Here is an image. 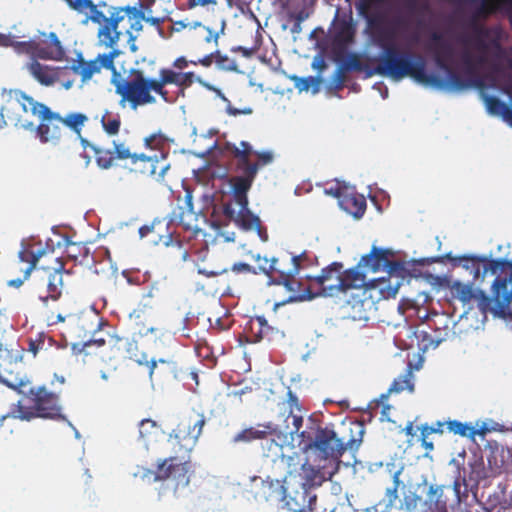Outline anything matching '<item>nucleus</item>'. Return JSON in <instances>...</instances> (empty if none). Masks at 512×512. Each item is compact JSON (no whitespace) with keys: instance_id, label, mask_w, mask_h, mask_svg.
Wrapping results in <instances>:
<instances>
[{"instance_id":"1","label":"nucleus","mask_w":512,"mask_h":512,"mask_svg":"<svg viewBox=\"0 0 512 512\" xmlns=\"http://www.w3.org/2000/svg\"><path fill=\"white\" fill-rule=\"evenodd\" d=\"M502 6L512 7V0H483L475 17L469 23L473 37L462 40L464 44H471L479 52L476 57L468 50L461 54L466 72L474 74L478 69L487 67L489 71L486 78L490 82L488 87L493 89L498 87L501 79L509 77L512 73V48L502 46L499 28L484 26L477 22V18L486 16Z\"/></svg>"},{"instance_id":"2","label":"nucleus","mask_w":512,"mask_h":512,"mask_svg":"<svg viewBox=\"0 0 512 512\" xmlns=\"http://www.w3.org/2000/svg\"><path fill=\"white\" fill-rule=\"evenodd\" d=\"M394 34L389 30H382L375 37L376 44L382 48L383 53L379 58H367L368 62L377 61L376 67L372 68L368 63L362 61L358 53H350L346 61L341 65L344 70L365 72L366 78L374 75L389 77L394 80H401L410 77L415 82L424 85H441V80L434 74L426 72L425 58L420 54L400 51L390 42Z\"/></svg>"},{"instance_id":"3","label":"nucleus","mask_w":512,"mask_h":512,"mask_svg":"<svg viewBox=\"0 0 512 512\" xmlns=\"http://www.w3.org/2000/svg\"><path fill=\"white\" fill-rule=\"evenodd\" d=\"M121 54L120 50L111 49L108 53L98 54L96 58L88 61L80 55L71 69L81 77L82 83H87L103 69L111 71V84L115 88V93L120 96L119 105L122 108L128 105L132 110H136L138 107L154 104L156 98L149 93V77L144 71L132 68L128 77L124 78L116 70L114 60Z\"/></svg>"},{"instance_id":"4","label":"nucleus","mask_w":512,"mask_h":512,"mask_svg":"<svg viewBox=\"0 0 512 512\" xmlns=\"http://www.w3.org/2000/svg\"><path fill=\"white\" fill-rule=\"evenodd\" d=\"M13 93L22 109L24 111L30 110L40 120V123L35 127V133L41 143L59 145L68 137L67 129L81 138L82 129L88 121L87 115L81 112H70L61 116L59 113L52 111L47 105L36 101L20 90H15Z\"/></svg>"},{"instance_id":"5","label":"nucleus","mask_w":512,"mask_h":512,"mask_svg":"<svg viewBox=\"0 0 512 512\" xmlns=\"http://www.w3.org/2000/svg\"><path fill=\"white\" fill-rule=\"evenodd\" d=\"M349 437H337L336 432L326 426L311 421L299 434V446L304 452H313L321 459L338 460L346 450L356 451L363 441L364 426L351 422L348 427Z\"/></svg>"},{"instance_id":"6","label":"nucleus","mask_w":512,"mask_h":512,"mask_svg":"<svg viewBox=\"0 0 512 512\" xmlns=\"http://www.w3.org/2000/svg\"><path fill=\"white\" fill-rule=\"evenodd\" d=\"M18 393L22 398L12 412V417L25 421L35 418L64 419L59 394L49 391L46 386H35L28 381L26 384H19Z\"/></svg>"},{"instance_id":"7","label":"nucleus","mask_w":512,"mask_h":512,"mask_svg":"<svg viewBox=\"0 0 512 512\" xmlns=\"http://www.w3.org/2000/svg\"><path fill=\"white\" fill-rule=\"evenodd\" d=\"M452 289L455 296L464 304L475 300L478 309L484 315L492 313L494 316L505 317L512 302V277L509 279L497 276L492 284V297L481 289H473L470 285L460 282H456Z\"/></svg>"},{"instance_id":"8","label":"nucleus","mask_w":512,"mask_h":512,"mask_svg":"<svg viewBox=\"0 0 512 512\" xmlns=\"http://www.w3.org/2000/svg\"><path fill=\"white\" fill-rule=\"evenodd\" d=\"M191 451L182 450L167 458L158 459L154 470H147L145 476H152L154 481L169 480L174 493L186 488L194 475V465L190 457Z\"/></svg>"},{"instance_id":"9","label":"nucleus","mask_w":512,"mask_h":512,"mask_svg":"<svg viewBox=\"0 0 512 512\" xmlns=\"http://www.w3.org/2000/svg\"><path fill=\"white\" fill-rule=\"evenodd\" d=\"M0 46H14L18 51L31 53L43 60L60 61L65 55V50L55 32H50L46 40L23 42L15 41L12 35L0 33Z\"/></svg>"},{"instance_id":"10","label":"nucleus","mask_w":512,"mask_h":512,"mask_svg":"<svg viewBox=\"0 0 512 512\" xmlns=\"http://www.w3.org/2000/svg\"><path fill=\"white\" fill-rule=\"evenodd\" d=\"M280 432L274 436H269L261 442V454L271 463L280 461L287 467L289 475L297 471L299 464V453L294 447L286 442V432L283 425H278Z\"/></svg>"},{"instance_id":"11","label":"nucleus","mask_w":512,"mask_h":512,"mask_svg":"<svg viewBox=\"0 0 512 512\" xmlns=\"http://www.w3.org/2000/svg\"><path fill=\"white\" fill-rule=\"evenodd\" d=\"M263 260L264 264H259V272L267 275L271 284L283 285L289 292L299 291L300 282L296 278L298 272L291 255Z\"/></svg>"},{"instance_id":"12","label":"nucleus","mask_w":512,"mask_h":512,"mask_svg":"<svg viewBox=\"0 0 512 512\" xmlns=\"http://www.w3.org/2000/svg\"><path fill=\"white\" fill-rule=\"evenodd\" d=\"M55 267H41L36 269L38 279V298L45 307L50 302H57L62 297L64 287L63 274L68 273L64 269L63 262L56 258Z\"/></svg>"},{"instance_id":"13","label":"nucleus","mask_w":512,"mask_h":512,"mask_svg":"<svg viewBox=\"0 0 512 512\" xmlns=\"http://www.w3.org/2000/svg\"><path fill=\"white\" fill-rule=\"evenodd\" d=\"M343 264L341 262H332L324 267L317 276H306L308 280V293L310 298L317 296H335L341 293V270Z\"/></svg>"},{"instance_id":"14","label":"nucleus","mask_w":512,"mask_h":512,"mask_svg":"<svg viewBox=\"0 0 512 512\" xmlns=\"http://www.w3.org/2000/svg\"><path fill=\"white\" fill-rule=\"evenodd\" d=\"M206 423L204 414H199L196 421H183L171 432L168 442L172 445L173 453H179L182 450L192 451L198 438L200 437L203 427Z\"/></svg>"},{"instance_id":"15","label":"nucleus","mask_w":512,"mask_h":512,"mask_svg":"<svg viewBox=\"0 0 512 512\" xmlns=\"http://www.w3.org/2000/svg\"><path fill=\"white\" fill-rule=\"evenodd\" d=\"M168 151H156L152 155L137 154L131 152V171L147 176H153L157 180H163L170 169L167 161Z\"/></svg>"},{"instance_id":"16","label":"nucleus","mask_w":512,"mask_h":512,"mask_svg":"<svg viewBox=\"0 0 512 512\" xmlns=\"http://www.w3.org/2000/svg\"><path fill=\"white\" fill-rule=\"evenodd\" d=\"M434 45L430 47V49L434 53V60L436 65L447 72L449 80L451 84L458 88L463 89L469 86V83L463 80L452 68L450 65L452 56H453V48L450 43L443 39L440 33H433L431 36Z\"/></svg>"},{"instance_id":"17","label":"nucleus","mask_w":512,"mask_h":512,"mask_svg":"<svg viewBox=\"0 0 512 512\" xmlns=\"http://www.w3.org/2000/svg\"><path fill=\"white\" fill-rule=\"evenodd\" d=\"M265 483H268L270 487L276 486V494L284 501L287 512H308L316 509L317 495L311 491L301 488V490L287 495L284 485L279 480H276L275 483L272 480Z\"/></svg>"},{"instance_id":"18","label":"nucleus","mask_w":512,"mask_h":512,"mask_svg":"<svg viewBox=\"0 0 512 512\" xmlns=\"http://www.w3.org/2000/svg\"><path fill=\"white\" fill-rule=\"evenodd\" d=\"M81 145L84 149L89 148L94 153L97 166L103 170L110 169L115 160H127L131 157L130 148L124 142L114 141V150H110L90 143L87 139L81 137Z\"/></svg>"},{"instance_id":"19","label":"nucleus","mask_w":512,"mask_h":512,"mask_svg":"<svg viewBox=\"0 0 512 512\" xmlns=\"http://www.w3.org/2000/svg\"><path fill=\"white\" fill-rule=\"evenodd\" d=\"M44 254L43 250H39L34 252L30 246H24L18 252V260L15 261L12 266V272L20 271L22 273L21 277L11 279L8 281V286L19 288L22 286L24 281L29 277L31 272L36 269L37 262L40 257Z\"/></svg>"},{"instance_id":"20","label":"nucleus","mask_w":512,"mask_h":512,"mask_svg":"<svg viewBox=\"0 0 512 512\" xmlns=\"http://www.w3.org/2000/svg\"><path fill=\"white\" fill-rule=\"evenodd\" d=\"M223 214L229 221H233L242 229L256 230L259 236L262 237L261 220L251 212L248 205L239 206V210L236 211L232 204L227 202L223 205Z\"/></svg>"},{"instance_id":"21","label":"nucleus","mask_w":512,"mask_h":512,"mask_svg":"<svg viewBox=\"0 0 512 512\" xmlns=\"http://www.w3.org/2000/svg\"><path fill=\"white\" fill-rule=\"evenodd\" d=\"M473 84L480 90V98L485 104L487 112L492 116L500 117L504 122L512 127V108L499 98L486 94L483 89L487 86L482 78H476Z\"/></svg>"},{"instance_id":"22","label":"nucleus","mask_w":512,"mask_h":512,"mask_svg":"<svg viewBox=\"0 0 512 512\" xmlns=\"http://www.w3.org/2000/svg\"><path fill=\"white\" fill-rule=\"evenodd\" d=\"M400 286L399 279L392 281L390 276L381 277L367 282L365 293L369 294L370 301L374 303L395 297Z\"/></svg>"},{"instance_id":"23","label":"nucleus","mask_w":512,"mask_h":512,"mask_svg":"<svg viewBox=\"0 0 512 512\" xmlns=\"http://www.w3.org/2000/svg\"><path fill=\"white\" fill-rule=\"evenodd\" d=\"M70 67H55L40 63L33 59L27 66L29 73L43 86H52L70 69Z\"/></svg>"},{"instance_id":"24","label":"nucleus","mask_w":512,"mask_h":512,"mask_svg":"<svg viewBox=\"0 0 512 512\" xmlns=\"http://www.w3.org/2000/svg\"><path fill=\"white\" fill-rule=\"evenodd\" d=\"M295 409L300 411V404L297 396L289 390L287 400L283 403V412L280 417L283 418V429L287 434L298 433L303 424V416L295 413Z\"/></svg>"},{"instance_id":"25","label":"nucleus","mask_w":512,"mask_h":512,"mask_svg":"<svg viewBox=\"0 0 512 512\" xmlns=\"http://www.w3.org/2000/svg\"><path fill=\"white\" fill-rule=\"evenodd\" d=\"M280 432L278 425L272 422L258 423L256 426L245 428L234 435L233 443H251L256 440L263 441L269 436Z\"/></svg>"},{"instance_id":"26","label":"nucleus","mask_w":512,"mask_h":512,"mask_svg":"<svg viewBox=\"0 0 512 512\" xmlns=\"http://www.w3.org/2000/svg\"><path fill=\"white\" fill-rule=\"evenodd\" d=\"M486 459L489 466L490 474L494 477L502 474L506 464L511 457V451L505 449L496 441H490L486 445Z\"/></svg>"},{"instance_id":"27","label":"nucleus","mask_w":512,"mask_h":512,"mask_svg":"<svg viewBox=\"0 0 512 512\" xmlns=\"http://www.w3.org/2000/svg\"><path fill=\"white\" fill-rule=\"evenodd\" d=\"M395 253L391 249H383L373 246L370 253L362 256L358 266L370 269L373 272L385 269L390 258H394Z\"/></svg>"},{"instance_id":"28","label":"nucleus","mask_w":512,"mask_h":512,"mask_svg":"<svg viewBox=\"0 0 512 512\" xmlns=\"http://www.w3.org/2000/svg\"><path fill=\"white\" fill-rule=\"evenodd\" d=\"M339 206L354 218L359 219L364 215L367 203L365 197L357 193L354 187L350 186L339 202Z\"/></svg>"},{"instance_id":"29","label":"nucleus","mask_w":512,"mask_h":512,"mask_svg":"<svg viewBox=\"0 0 512 512\" xmlns=\"http://www.w3.org/2000/svg\"><path fill=\"white\" fill-rule=\"evenodd\" d=\"M373 303L366 299H354L347 302L344 318L353 322H366L370 319Z\"/></svg>"},{"instance_id":"30","label":"nucleus","mask_w":512,"mask_h":512,"mask_svg":"<svg viewBox=\"0 0 512 512\" xmlns=\"http://www.w3.org/2000/svg\"><path fill=\"white\" fill-rule=\"evenodd\" d=\"M298 467H300L299 476L302 480L301 488H305V490L311 491V488L321 486V484L324 482V476L320 470L313 467L308 463V461L302 463L300 455L297 468Z\"/></svg>"},{"instance_id":"31","label":"nucleus","mask_w":512,"mask_h":512,"mask_svg":"<svg viewBox=\"0 0 512 512\" xmlns=\"http://www.w3.org/2000/svg\"><path fill=\"white\" fill-rule=\"evenodd\" d=\"M170 79L166 72V68H161L158 73V78H149V93L159 95L160 98L166 103H173L177 97L170 94L166 89L167 85H170Z\"/></svg>"},{"instance_id":"32","label":"nucleus","mask_w":512,"mask_h":512,"mask_svg":"<svg viewBox=\"0 0 512 512\" xmlns=\"http://www.w3.org/2000/svg\"><path fill=\"white\" fill-rule=\"evenodd\" d=\"M341 293H345L351 289L366 288L365 274L358 270V267L341 270Z\"/></svg>"},{"instance_id":"33","label":"nucleus","mask_w":512,"mask_h":512,"mask_svg":"<svg viewBox=\"0 0 512 512\" xmlns=\"http://www.w3.org/2000/svg\"><path fill=\"white\" fill-rule=\"evenodd\" d=\"M229 183L231 185L234 202L238 206L248 205L249 201L247 194L251 189L253 182L238 176H232Z\"/></svg>"},{"instance_id":"34","label":"nucleus","mask_w":512,"mask_h":512,"mask_svg":"<svg viewBox=\"0 0 512 512\" xmlns=\"http://www.w3.org/2000/svg\"><path fill=\"white\" fill-rule=\"evenodd\" d=\"M166 72L171 84L178 87V95L184 96L185 90L194 83V72H177L170 68H166Z\"/></svg>"},{"instance_id":"35","label":"nucleus","mask_w":512,"mask_h":512,"mask_svg":"<svg viewBox=\"0 0 512 512\" xmlns=\"http://www.w3.org/2000/svg\"><path fill=\"white\" fill-rule=\"evenodd\" d=\"M443 485H430L427 492V503L437 511H446L447 499L444 496Z\"/></svg>"},{"instance_id":"36","label":"nucleus","mask_w":512,"mask_h":512,"mask_svg":"<svg viewBox=\"0 0 512 512\" xmlns=\"http://www.w3.org/2000/svg\"><path fill=\"white\" fill-rule=\"evenodd\" d=\"M404 390L413 391V372L411 368V364L406 368L405 372L398 376L392 382L391 386L388 389V394L390 393H400Z\"/></svg>"},{"instance_id":"37","label":"nucleus","mask_w":512,"mask_h":512,"mask_svg":"<svg viewBox=\"0 0 512 512\" xmlns=\"http://www.w3.org/2000/svg\"><path fill=\"white\" fill-rule=\"evenodd\" d=\"M239 156L241 159H236V170L240 175L237 176L254 182L259 171V165L251 162L250 159H245L243 153H239Z\"/></svg>"},{"instance_id":"38","label":"nucleus","mask_w":512,"mask_h":512,"mask_svg":"<svg viewBox=\"0 0 512 512\" xmlns=\"http://www.w3.org/2000/svg\"><path fill=\"white\" fill-rule=\"evenodd\" d=\"M101 125L106 134L115 136L120 131L121 117L118 113L106 111L101 118Z\"/></svg>"},{"instance_id":"39","label":"nucleus","mask_w":512,"mask_h":512,"mask_svg":"<svg viewBox=\"0 0 512 512\" xmlns=\"http://www.w3.org/2000/svg\"><path fill=\"white\" fill-rule=\"evenodd\" d=\"M160 426L152 419H143L139 424V436L146 443L153 440L160 433Z\"/></svg>"},{"instance_id":"40","label":"nucleus","mask_w":512,"mask_h":512,"mask_svg":"<svg viewBox=\"0 0 512 512\" xmlns=\"http://www.w3.org/2000/svg\"><path fill=\"white\" fill-rule=\"evenodd\" d=\"M469 466H470L469 479L471 481L479 483L481 480H484L489 477H494L492 474H490L489 466L488 465H487V467L484 466V462H483L482 458L470 463Z\"/></svg>"},{"instance_id":"41","label":"nucleus","mask_w":512,"mask_h":512,"mask_svg":"<svg viewBox=\"0 0 512 512\" xmlns=\"http://www.w3.org/2000/svg\"><path fill=\"white\" fill-rule=\"evenodd\" d=\"M354 37V29L350 23L342 22L335 29L333 39L334 42L338 45H347L349 44Z\"/></svg>"},{"instance_id":"42","label":"nucleus","mask_w":512,"mask_h":512,"mask_svg":"<svg viewBox=\"0 0 512 512\" xmlns=\"http://www.w3.org/2000/svg\"><path fill=\"white\" fill-rule=\"evenodd\" d=\"M415 337L417 339V344L419 349L423 352L429 349H435L442 342V339L435 338L431 333L424 330H417L415 332Z\"/></svg>"},{"instance_id":"43","label":"nucleus","mask_w":512,"mask_h":512,"mask_svg":"<svg viewBox=\"0 0 512 512\" xmlns=\"http://www.w3.org/2000/svg\"><path fill=\"white\" fill-rule=\"evenodd\" d=\"M54 343V340L46 336L44 334H38L35 339L30 338L28 341V351H30L34 356H36L40 351L47 350L48 347H51Z\"/></svg>"},{"instance_id":"44","label":"nucleus","mask_w":512,"mask_h":512,"mask_svg":"<svg viewBox=\"0 0 512 512\" xmlns=\"http://www.w3.org/2000/svg\"><path fill=\"white\" fill-rule=\"evenodd\" d=\"M447 429L449 432H452L455 435H460L462 437H468L469 439H475V432H472V425L467 423H462L457 420H450L446 422Z\"/></svg>"},{"instance_id":"45","label":"nucleus","mask_w":512,"mask_h":512,"mask_svg":"<svg viewBox=\"0 0 512 512\" xmlns=\"http://www.w3.org/2000/svg\"><path fill=\"white\" fill-rule=\"evenodd\" d=\"M142 336L149 337V339L157 344L158 342L163 344L167 338H170V333L164 327H150L145 331L140 330Z\"/></svg>"},{"instance_id":"46","label":"nucleus","mask_w":512,"mask_h":512,"mask_svg":"<svg viewBox=\"0 0 512 512\" xmlns=\"http://www.w3.org/2000/svg\"><path fill=\"white\" fill-rule=\"evenodd\" d=\"M291 256L298 273L301 269L314 266L317 263V257L307 251Z\"/></svg>"},{"instance_id":"47","label":"nucleus","mask_w":512,"mask_h":512,"mask_svg":"<svg viewBox=\"0 0 512 512\" xmlns=\"http://www.w3.org/2000/svg\"><path fill=\"white\" fill-rule=\"evenodd\" d=\"M400 474L401 470H398L394 472L392 480H393V486L391 488H387L385 492V498L387 501L386 506L392 507L396 500L398 499V488L400 486Z\"/></svg>"},{"instance_id":"48","label":"nucleus","mask_w":512,"mask_h":512,"mask_svg":"<svg viewBox=\"0 0 512 512\" xmlns=\"http://www.w3.org/2000/svg\"><path fill=\"white\" fill-rule=\"evenodd\" d=\"M462 259L472 260V261L479 260V261L484 262L485 263L484 272H490L491 274H496L506 264V261L502 260V259L487 260L486 258L477 259L474 257H463Z\"/></svg>"},{"instance_id":"49","label":"nucleus","mask_w":512,"mask_h":512,"mask_svg":"<svg viewBox=\"0 0 512 512\" xmlns=\"http://www.w3.org/2000/svg\"><path fill=\"white\" fill-rule=\"evenodd\" d=\"M349 187L350 186L346 185L344 182L335 181V183L325 188L324 192L327 195L337 198L339 203L345 193H347Z\"/></svg>"},{"instance_id":"50","label":"nucleus","mask_w":512,"mask_h":512,"mask_svg":"<svg viewBox=\"0 0 512 512\" xmlns=\"http://www.w3.org/2000/svg\"><path fill=\"white\" fill-rule=\"evenodd\" d=\"M157 363H161V364H166L169 368V370L174 373V376L177 377V373L178 371L180 370L179 368V362L174 358V357H171L169 359H159L158 361H151L150 362V365H149V375L150 377H152L155 369H156V366H157Z\"/></svg>"},{"instance_id":"51","label":"nucleus","mask_w":512,"mask_h":512,"mask_svg":"<svg viewBox=\"0 0 512 512\" xmlns=\"http://www.w3.org/2000/svg\"><path fill=\"white\" fill-rule=\"evenodd\" d=\"M347 81L346 71L341 66L336 69L334 74L331 78V87L336 90L340 91L344 88L345 83Z\"/></svg>"},{"instance_id":"52","label":"nucleus","mask_w":512,"mask_h":512,"mask_svg":"<svg viewBox=\"0 0 512 512\" xmlns=\"http://www.w3.org/2000/svg\"><path fill=\"white\" fill-rule=\"evenodd\" d=\"M258 332L260 334V338H262V340L266 339V340H271L272 339V336L275 334V329L268 324L266 318L264 316H259V321H258Z\"/></svg>"},{"instance_id":"53","label":"nucleus","mask_w":512,"mask_h":512,"mask_svg":"<svg viewBox=\"0 0 512 512\" xmlns=\"http://www.w3.org/2000/svg\"><path fill=\"white\" fill-rule=\"evenodd\" d=\"M388 272V276L392 278V276H402L405 271V263L402 261L394 260L393 258H390L389 263L387 264L386 268L384 269Z\"/></svg>"},{"instance_id":"54","label":"nucleus","mask_w":512,"mask_h":512,"mask_svg":"<svg viewBox=\"0 0 512 512\" xmlns=\"http://www.w3.org/2000/svg\"><path fill=\"white\" fill-rule=\"evenodd\" d=\"M258 321H259V316H255V317L251 318V320L248 323L247 333H248L249 341L252 343H257V342L262 341V338H260V334L258 332V324H259Z\"/></svg>"},{"instance_id":"55","label":"nucleus","mask_w":512,"mask_h":512,"mask_svg":"<svg viewBox=\"0 0 512 512\" xmlns=\"http://www.w3.org/2000/svg\"><path fill=\"white\" fill-rule=\"evenodd\" d=\"M97 330L93 329V333L89 339L82 342V350L85 351L86 349L95 346L96 348H102L106 345V338L103 336L97 337Z\"/></svg>"},{"instance_id":"56","label":"nucleus","mask_w":512,"mask_h":512,"mask_svg":"<svg viewBox=\"0 0 512 512\" xmlns=\"http://www.w3.org/2000/svg\"><path fill=\"white\" fill-rule=\"evenodd\" d=\"M230 151L235 159H241L239 153H243L245 159H250V156L254 154L252 146L246 141H241L240 147L233 146Z\"/></svg>"},{"instance_id":"57","label":"nucleus","mask_w":512,"mask_h":512,"mask_svg":"<svg viewBox=\"0 0 512 512\" xmlns=\"http://www.w3.org/2000/svg\"><path fill=\"white\" fill-rule=\"evenodd\" d=\"M419 501H420V497L415 492L409 491V493L404 495L402 507L405 510L411 512L416 509Z\"/></svg>"},{"instance_id":"58","label":"nucleus","mask_w":512,"mask_h":512,"mask_svg":"<svg viewBox=\"0 0 512 512\" xmlns=\"http://www.w3.org/2000/svg\"><path fill=\"white\" fill-rule=\"evenodd\" d=\"M145 146L156 151H164L161 146H164V139L156 134L150 135L144 139Z\"/></svg>"},{"instance_id":"59","label":"nucleus","mask_w":512,"mask_h":512,"mask_svg":"<svg viewBox=\"0 0 512 512\" xmlns=\"http://www.w3.org/2000/svg\"><path fill=\"white\" fill-rule=\"evenodd\" d=\"M215 62L217 65L226 70H236V63L227 55H222L219 51H215Z\"/></svg>"},{"instance_id":"60","label":"nucleus","mask_w":512,"mask_h":512,"mask_svg":"<svg viewBox=\"0 0 512 512\" xmlns=\"http://www.w3.org/2000/svg\"><path fill=\"white\" fill-rule=\"evenodd\" d=\"M257 157L255 164L259 165V169L270 164L273 161V153L270 151L254 152Z\"/></svg>"},{"instance_id":"61","label":"nucleus","mask_w":512,"mask_h":512,"mask_svg":"<svg viewBox=\"0 0 512 512\" xmlns=\"http://www.w3.org/2000/svg\"><path fill=\"white\" fill-rule=\"evenodd\" d=\"M192 27L193 28H197V27L203 28L206 31V35L204 37V40L207 43L214 42L215 45L218 44V39H219V33L218 32H214L211 28L203 26L200 22H195Z\"/></svg>"},{"instance_id":"62","label":"nucleus","mask_w":512,"mask_h":512,"mask_svg":"<svg viewBox=\"0 0 512 512\" xmlns=\"http://www.w3.org/2000/svg\"><path fill=\"white\" fill-rule=\"evenodd\" d=\"M231 270L235 273H243V274H249V273L257 274L258 273L254 267H252L251 265H249L247 263H243V262L233 264Z\"/></svg>"},{"instance_id":"63","label":"nucleus","mask_w":512,"mask_h":512,"mask_svg":"<svg viewBox=\"0 0 512 512\" xmlns=\"http://www.w3.org/2000/svg\"><path fill=\"white\" fill-rule=\"evenodd\" d=\"M445 425H446V422L436 421L432 425L425 424L421 428L430 435L433 433L441 435L444 432L443 428Z\"/></svg>"},{"instance_id":"64","label":"nucleus","mask_w":512,"mask_h":512,"mask_svg":"<svg viewBox=\"0 0 512 512\" xmlns=\"http://www.w3.org/2000/svg\"><path fill=\"white\" fill-rule=\"evenodd\" d=\"M294 79L297 80L296 87L300 91H307L310 88V86L315 83V78L312 77V76H309V77H306V78L294 77Z\"/></svg>"}]
</instances>
